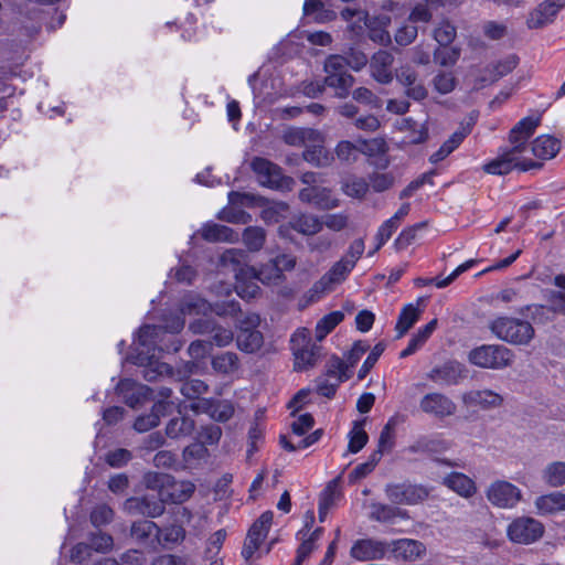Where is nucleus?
I'll use <instances>...</instances> for the list:
<instances>
[{
  "mask_svg": "<svg viewBox=\"0 0 565 565\" xmlns=\"http://www.w3.org/2000/svg\"><path fill=\"white\" fill-rule=\"evenodd\" d=\"M434 38L440 46L449 45L456 38V28L449 22H441L434 31Z\"/></svg>",
  "mask_w": 565,
  "mask_h": 565,
  "instance_id": "338daca9",
  "label": "nucleus"
},
{
  "mask_svg": "<svg viewBox=\"0 0 565 565\" xmlns=\"http://www.w3.org/2000/svg\"><path fill=\"white\" fill-rule=\"evenodd\" d=\"M420 409L437 418L451 416L456 413V404L441 393H428L419 402Z\"/></svg>",
  "mask_w": 565,
  "mask_h": 565,
  "instance_id": "dca6fc26",
  "label": "nucleus"
},
{
  "mask_svg": "<svg viewBox=\"0 0 565 565\" xmlns=\"http://www.w3.org/2000/svg\"><path fill=\"white\" fill-rule=\"evenodd\" d=\"M281 278V268L278 267L275 259L264 265L260 269L255 268V277L252 280L265 282L267 280H277Z\"/></svg>",
  "mask_w": 565,
  "mask_h": 565,
  "instance_id": "680f3d73",
  "label": "nucleus"
},
{
  "mask_svg": "<svg viewBox=\"0 0 565 565\" xmlns=\"http://www.w3.org/2000/svg\"><path fill=\"white\" fill-rule=\"evenodd\" d=\"M273 519L274 513L271 511H265L252 524L242 550V556L245 558V561L248 562L259 550L260 545L268 535Z\"/></svg>",
  "mask_w": 565,
  "mask_h": 565,
  "instance_id": "ddd939ff",
  "label": "nucleus"
},
{
  "mask_svg": "<svg viewBox=\"0 0 565 565\" xmlns=\"http://www.w3.org/2000/svg\"><path fill=\"white\" fill-rule=\"evenodd\" d=\"M423 302L424 299L419 298L417 306L409 303L403 308L396 323L397 338H402L417 322L422 312L418 306Z\"/></svg>",
  "mask_w": 565,
  "mask_h": 565,
  "instance_id": "f704fd0d",
  "label": "nucleus"
},
{
  "mask_svg": "<svg viewBox=\"0 0 565 565\" xmlns=\"http://www.w3.org/2000/svg\"><path fill=\"white\" fill-rule=\"evenodd\" d=\"M387 499L394 504H417L429 495V490L422 484L411 482L392 483L385 488Z\"/></svg>",
  "mask_w": 565,
  "mask_h": 565,
  "instance_id": "4468645a",
  "label": "nucleus"
},
{
  "mask_svg": "<svg viewBox=\"0 0 565 565\" xmlns=\"http://www.w3.org/2000/svg\"><path fill=\"white\" fill-rule=\"evenodd\" d=\"M238 358L233 352L222 353L212 360V366L216 372L230 374L238 369Z\"/></svg>",
  "mask_w": 565,
  "mask_h": 565,
  "instance_id": "864d4df0",
  "label": "nucleus"
},
{
  "mask_svg": "<svg viewBox=\"0 0 565 565\" xmlns=\"http://www.w3.org/2000/svg\"><path fill=\"white\" fill-rule=\"evenodd\" d=\"M157 531L158 525L153 521L141 520L132 523L130 532L134 539L143 543L152 535L157 539Z\"/></svg>",
  "mask_w": 565,
  "mask_h": 565,
  "instance_id": "5fc2aeb1",
  "label": "nucleus"
},
{
  "mask_svg": "<svg viewBox=\"0 0 565 565\" xmlns=\"http://www.w3.org/2000/svg\"><path fill=\"white\" fill-rule=\"evenodd\" d=\"M292 228L303 235H315L322 230L323 223L312 214H301L292 221Z\"/></svg>",
  "mask_w": 565,
  "mask_h": 565,
  "instance_id": "37998d69",
  "label": "nucleus"
},
{
  "mask_svg": "<svg viewBox=\"0 0 565 565\" xmlns=\"http://www.w3.org/2000/svg\"><path fill=\"white\" fill-rule=\"evenodd\" d=\"M250 168L257 177L260 185L270 189L289 188L291 179L284 177L281 169L271 161L255 157L250 162Z\"/></svg>",
  "mask_w": 565,
  "mask_h": 565,
  "instance_id": "6e6552de",
  "label": "nucleus"
},
{
  "mask_svg": "<svg viewBox=\"0 0 565 565\" xmlns=\"http://www.w3.org/2000/svg\"><path fill=\"white\" fill-rule=\"evenodd\" d=\"M544 534V525L530 516L516 518L508 527L509 539L519 544H532Z\"/></svg>",
  "mask_w": 565,
  "mask_h": 565,
  "instance_id": "f8f14e48",
  "label": "nucleus"
},
{
  "mask_svg": "<svg viewBox=\"0 0 565 565\" xmlns=\"http://www.w3.org/2000/svg\"><path fill=\"white\" fill-rule=\"evenodd\" d=\"M394 56L391 52L380 50L370 60L371 76L381 84H388L393 81L392 65Z\"/></svg>",
  "mask_w": 565,
  "mask_h": 565,
  "instance_id": "6ab92c4d",
  "label": "nucleus"
},
{
  "mask_svg": "<svg viewBox=\"0 0 565 565\" xmlns=\"http://www.w3.org/2000/svg\"><path fill=\"white\" fill-rule=\"evenodd\" d=\"M448 445L445 440L431 437H420L408 447L412 454L439 452L446 450Z\"/></svg>",
  "mask_w": 565,
  "mask_h": 565,
  "instance_id": "a18cd8bd",
  "label": "nucleus"
},
{
  "mask_svg": "<svg viewBox=\"0 0 565 565\" xmlns=\"http://www.w3.org/2000/svg\"><path fill=\"white\" fill-rule=\"evenodd\" d=\"M443 484L463 498H470L477 492L475 481L461 472L447 475L443 479Z\"/></svg>",
  "mask_w": 565,
  "mask_h": 565,
  "instance_id": "cd10ccee",
  "label": "nucleus"
},
{
  "mask_svg": "<svg viewBox=\"0 0 565 565\" xmlns=\"http://www.w3.org/2000/svg\"><path fill=\"white\" fill-rule=\"evenodd\" d=\"M116 391L118 395L124 398L125 403L130 407H136L143 401H147L151 392L148 386L137 383L130 379L121 380L117 384Z\"/></svg>",
  "mask_w": 565,
  "mask_h": 565,
  "instance_id": "412c9836",
  "label": "nucleus"
},
{
  "mask_svg": "<svg viewBox=\"0 0 565 565\" xmlns=\"http://www.w3.org/2000/svg\"><path fill=\"white\" fill-rule=\"evenodd\" d=\"M490 330L500 340L514 345H527L535 335L529 321L511 317L497 318L491 322Z\"/></svg>",
  "mask_w": 565,
  "mask_h": 565,
  "instance_id": "20e7f679",
  "label": "nucleus"
},
{
  "mask_svg": "<svg viewBox=\"0 0 565 565\" xmlns=\"http://www.w3.org/2000/svg\"><path fill=\"white\" fill-rule=\"evenodd\" d=\"M557 13L545 0L529 13L526 25L529 29H541L552 23Z\"/></svg>",
  "mask_w": 565,
  "mask_h": 565,
  "instance_id": "7c9ffc66",
  "label": "nucleus"
},
{
  "mask_svg": "<svg viewBox=\"0 0 565 565\" xmlns=\"http://www.w3.org/2000/svg\"><path fill=\"white\" fill-rule=\"evenodd\" d=\"M295 355V369L306 370L316 364L321 347L313 343L308 329H298L290 339Z\"/></svg>",
  "mask_w": 565,
  "mask_h": 565,
  "instance_id": "0eeeda50",
  "label": "nucleus"
},
{
  "mask_svg": "<svg viewBox=\"0 0 565 565\" xmlns=\"http://www.w3.org/2000/svg\"><path fill=\"white\" fill-rule=\"evenodd\" d=\"M369 182L361 177L348 175L341 181L342 192L353 199H363L369 191Z\"/></svg>",
  "mask_w": 565,
  "mask_h": 565,
  "instance_id": "a19ab883",
  "label": "nucleus"
},
{
  "mask_svg": "<svg viewBox=\"0 0 565 565\" xmlns=\"http://www.w3.org/2000/svg\"><path fill=\"white\" fill-rule=\"evenodd\" d=\"M486 494L491 504L501 509H512L523 498L521 489L505 480L492 482Z\"/></svg>",
  "mask_w": 565,
  "mask_h": 565,
  "instance_id": "2eb2a0df",
  "label": "nucleus"
},
{
  "mask_svg": "<svg viewBox=\"0 0 565 565\" xmlns=\"http://www.w3.org/2000/svg\"><path fill=\"white\" fill-rule=\"evenodd\" d=\"M185 539V530L182 525L171 524L159 527L157 531V541L164 548H172L182 543Z\"/></svg>",
  "mask_w": 565,
  "mask_h": 565,
  "instance_id": "72a5a7b5",
  "label": "nucleus"
},
{
  "mask_svg": "<svg viewBox=\"0 0 565 565\" xmlns=\"http://www.w3.org/2000/svg\"><path fill=\"white\" fill-rule=\"evenodd\" d=\"M322 376L335 380L337 377H343V382L350 379L349 365L341 360L339 356H332L326 364V372Z\"/></svg>",
  "mask_w": 565,
  "mask_h": 565,
  "instance_id": "4d7b16f0",
  "label": "nucleus"
},
{
  "mask_svg": "<svg viewBox=\"0 0 565 565\" xmlns=\"http://www.w3.org/2000/svg\"><path fill=\"white\" fill-rule=\"evenodd\" d=\"M380 459H381L380 452H373L365 462L358 465L350 472V475H349L350 481H356L359 479L366 477L369 473H371L374 470V468L377 465V462L380 461Z\"/></svg>",
  "mask_w": 565,
  "mask_h": 565,
  "instance_id": "052dcab7",
  "label": "nucleus"
},
{
  "mask_svg": "<svg viewBox=\"0 0 565 565\" xmlns=\"http://www.w3.org/2000/svg\"><path fill=\"white\" fill-rule=\"evenodd\" d=\"M431 83L437 93L447 95L456 88L457 78L452 72L441 71L434 76Z\"/></svg>",
  "mask_w": 565,
  "mask_h": 565,
  "instance_id": "6e6d98bb",
  "label": "nucleus"
},
{
  "mask_svg": "<svg viewBox=\"0 0 565 565\" xmlns=\"http://www.w3.org/2000/svg\"><path fill=\"white\" fill-rule=\"evenodd\" d=\"M539 124V117L522 118L510 131V146L501 148L498 156L483 166V170L489 174L504 175L513 170L527 171L540 168L541 163L534 161L530 153L542 160L554 158L561 149L557 138L542 135L534 139L531 147L527 145Z\"/></svg>",
  "mask_w": 565,
  "mask_h": 565,
  "instance_id": "f257e3e1",
  "label": "nucleus"
},
{
  "mask_svg": "<svg viewBox=\"0 0 565 565\" xmlns=\"http://www.w3.org/2000/svg\"><path fill=\"white\" fill-rule=\"evenodd\" d=\"M284 140L290 146H309L320 142L321 134L311 128H290L284 134Z\"/></svg>",
  "mask_w": 565,
  "mask_h": 565,
  "instance_id": "2f4dec72",
  "label": "nucleus"
},
{
  "mask_svg": "<svg viewBox=\"0 0 565 565\" xmlns=\"http://www.w3.org/2000/svg\"><path fill=\"white\" fill-rule=\"evenodd\" d=\"M543 478L551 487H562L565 484V462L555 461L550 463L544 472Z\"/></svg>",
  "mask_w": 565,
  "mask_h": 565,
  "instance_id": "3c124183",
  "label": "nucleus"
},
{
  "mask_svg": "<svg viewBox=\"0 0 565 565\" xmlns=\"http://www.w3.org/2000/svg\"><path fill=\"white\" fill-rule=\"evenodd\" d=\"M534 504L540 515L555 514L565 511V493L556 491L540 495L536 498Z\"/></svg>",
  "mask_w": 565,
  "mask_h": 565,
  "instance_id": "c85d7f7f",
  "label": "nucleus"
},
{
  "mask_svg": "<svg viewBox=\"0 0 565 565\" xmlns=\"http://www.w3.org/2000/svg\"><path fill=\"white\" fill-rule=\"evenodd\" d=\"M266 239L265 231L257 226L246 227L243 232V242L250 252H258L263 248Z\"/></svg>",
  "mask_w": 565,
  "mask_h": 565,
  "instance_id": "8fccbe9b",
  "label": "nucleus"
},
{
  "mask_svg": "<svg viewBox=\"0 0 565 565\" xmlns=\"http://www.w3.org/2000/svg\"><path fill=\"white\" fill-rule=\"evenodd\" d=\"M392 545V552L394 553L395 557L405 561H413L420 556V554L424 552L423 544L414 540L401 539L394 541Z\"/></svg>",
  "mask_w": 565,
  "mask_h": 565,
  "instance_id": "473e14b6",
  "label": "nucleus"
},
{
  "mask_svg": "<svg viewBox=\"0 0 565 565\" xmlns=\"http://www.w3.org/2000/svg\"><path fill=\"white\" fill-rule=\"evenodd\" d=\"M364 252V242L359 238L353 241L347 253L340 260L333 264L329 271L324 275V282H340L345 280L349 274L354 268L356 262L360 259Z\"/></svg>",
  "mask_w": 565,
  "mask_h": 565,
  "instance_id": "9d476101",
  "label": "nucleus"
},
{
  "mask_svg": "<svg viewBox=\"0 0 565 565\" xmlns=\"http://www.w3.org/2000/svg\"><path fill=\"white\" fill-rule=\"evenodd\" d=\"M190 329L194 333H209L207 339L211 342V347H226L233 341V332L221 326H215L206 319H198L190 324Z\"/></svg>",
  "mask_w": 565,
  "mask_h": 565,
  "instance_id": "f3484780",
  "label": "nucleus"
},
{
  "mask_svg": "<svg viewBox=\"0 0 565 565\" xmlns=\"http://www.w3.org/2000/svg\"><path fill=\"white\" fill-rule=\"evenodd\" d=\"M166 333L164 328L160 326H143L139 329L137 340L134 342L136 355H131L129 360L134 364L143 365L142 375L146 381L154 382L161 376H171L182 381L184 376L191 374L196 367L194 363H188L185 371H178L177 374L172 367L163 362L158 361L156 351L163 349L158 345L159 339Z\"/></svg>",
  "mask_w": 565,
  "mask_h": 565,
  "instance_id": "f03ea898",
  "label": "nucleus"
},
{
  "mask_svg": "<svg viewBox=\"0 0 565 565\" xmlns=\"http://www.w3.org/2000/svg\"><path fill=\"white\" fill-rule=\"evenodd\" d=\"M164 503L161 498L145 495L130 498L125 502V510L134 515L140 514L148 518L160 516L164 512Z\"/></svg>",
  "mask_w": 565,
  "mask_h": 565,
  "instance_id": "a211bd4d",
  "label": "nucleus"
},
{
  "mask_svg": "<svg viewBox=\"0 0 565 565\" xmlns=\"http://www.w3.org/2000/svg\"><path fill=\"white\" fill-rule=\"evenodd\" d=\"M372 511L370 518L377 522H391L392 520L399 518H408L407 511L397 507H392L383 503H372Z\"/></svg>",
  "mask_w": 565,
  "mask_h": 565,
  "instance_id": "ea45409f",
  "label": "nucleus"
},
{
  "mask_svg": "<svg viewBox=\"0 0 565 565\" xmlns=\"http://www.w3.org/2000/svg\"><path fill=\"white\" fill-rule=\"evenodd\" d=\"M366 147V141H362L361 147H358L352 142L344 140L338 143L335 153L341 161L352 162L358 159L359 152H365Z\"/></svg>",
  "mask_w": 565,
  "mask_h": 565,
  "instance_id": "603ef678",
  "label": "nucleus"
},
{
  "mask_svg": "<svg viewBox=\"0 0 565 565\" xmlns=\"http://www.w3.org/2000/svg\"><path fill=\"white\" fill-rule=\"evenodd\" d=\"M222 269L234 274L236 282H248L255 277V267L247 264V255L243 249H226L218 260Z\"/></svg>",
  "mask_w": 565,
  "mask_h": 565,
  "instance_id": "1a4fd4ad",
  "label": "nucleus"
},
{
  "mask_svg": "<svg viewBox=\"0 0 565 565\" xmlns=\"http://www.w3.org/2000/svg\"><path fill=\"white\" fill-rule=\"evenodd\" d=\"M417 77V72L411 66H402L396 72V79L405 87L406 95L414 100H422L427 97V89Z\"/></svg>",
  "mask_w": 565,
  "mask_h": 565,
  "instance_id": "b1692460",
  "label": "nucleus"
},
{
  "mask_svg": "<svg viewBox=\"0 0 565 565\" xmlns=\"http://www.w3.org/2000/svg\"><path fill=\"white\" fill-rule=\"evenodd\" d=\"M316 383V391L319 395L327 398H332L335 395L340 384L343 383V377H337L335 380H332L328 376L320 375L317 377Z\"/></svg>",
  "mask_w": 565,
  "mask_h": 565,
  "instance_id": "bf43d9fd",
  "label": "nucleus"
},
{
  "mask_svg": "<svg viewBox=\"0 0 565 565\" xmlns=\"http://www.w3.org/2000/svg\"><path fill=\"white\" fill-rule=\"evenodd\" d=\"M526 311H529V316L535 323H545L553 318V315L556 312L552 310V305L543 306V305H531L526 306Z\"/></svg>",
  "mask_w": 565,
  "mask_h": 565,
  "instance_id": "69168bd1",
  "label": "nucleus"
},
{
  "mask_svg": "<svg viewBox=\"0 0 565 565\" xmlns=\"http://www.w3.org/2000/svg\"><path fill=\"white\" fill-rule=\"evenodd\" d=\"M207 388L209 386L203 381L194 379L182 383L180 391L186 398L195 399L206 393Z\"/></svg>",
  "mask_w": 565,
  "mask_h": 565,
  "instance_id": "e2e57ef3",
  "label": "nucleus"
},
{
  "mask_svg": "<svg viewBox=\"0 0 565 565\" xmlns=\"http://www.w3.org/2000/svg\"><path fill=\"white\" fill-rule=\"evenodd\" d=\"M324 84L329 87L335 88L338 97L345 98L349 95L350 88L354 84V77L348 72L327 74Z\"/></svg>",
  "mask_w": 565,
  "mask_h": 565,
  "instance_id": "79ce46f5",
  "label": "nucleus"
},
{
  "mask_svg": "<svg viewBox=\"0 0 565 565\" xmlns=\"http://www.w3.org/2000/svg\"><path fill=\"white\" fill-rule=\"evenodd\" d=\"M191 407L195 412L209 414L217 422H227L234 414V407L228 401L203 399L198 404H192Z\"/></svg>",
  "mask_w": 565,
  "mask_h": 565,
  "instance_id": "393cba45",
  "label": "nucleus"
},
{
  "mask_svg": "<svg viewBox=\"0 0 565 565\" xmlns=\"http://www.w3.org/2000/svg\"><path fill=\"white\" fill-rule=\"evenodd\" d=\"M435 61L441 66H452L457 63L460 57V49L439 46L434 52Z\"/></svg>",
  "mask_w": 565,
  "mask_h": 565,
  "instance_id": "13d9d810",
  "label": "nucleus"
},
{
  "mask_svg": "<svg viewBox=\"0 0 565 565\" xmlns=\"http://www.w3.org/2000/svg\"><path fill=\"white\" fill-rule=\"evenodd\" d=\"M149 489H158L159 497L166 503H182L194 492V484L189 481H177L163 473H149L146 476Z\"/></svg>",
  "mask_w": 565,
  "mask_h": 565,
  "instance_id": "39448f33",
  "label": "nucleus"
},
{
  "mask_svg": "<svg viewBox=\"0 0 565 565\" xmlns=\"http://www.w3.org/2000/svg\"><path fill=\"white\" fill-rule=\"evenodd\" d=\"M299 199L321 210H331L339 206V200L332 195V191L328 188L316 185L305 188L299 192Z\"/></svg>",
  "mask_w": 565,
  "mask_h": 565,
  "instance_id": "aec40b11",
  "label": "nucleus"
},
{
  "mask_svg": "<svg viewBox=\"0 0 565 565\" xmlns=\"http://www.w3.org/2000/svg\"><path fill=\"white\" fill-rule=\"evenodd\" d=\"M200 233L203 239L207 242L236 243L239 239L237 232L233 231L228 226L216 223L204 224L201 227Z\"/></svg>",
  "mask_w": 565,
  "mask_h": 565,
  "instance_id": "bb28decb",
  "label": "nucleus"
},
{
  "mask_svg": "<svg viewBox=\"0 0 565 565\" xmlns=\"http://www.w3.org/2000/svg\"><path fill=\"white\" fill-rule=\"evenodd\" d=\"M195 428V423L188 416H177L169 420L166 434L169 438L178 439L190 436Z\"/></svg>",
  "mask_w": 565,
  "mask_h": 565,
  "instance_id": "c9c22d12",
  "label": "nucleus"
},
{
  "mask_svg": "<svg viewBox=\"0 0 565 565\" xmlns=\"http://www.w3.org/2000/svg\"><path fill=\"white\" fill-rule=\"evenodd\" d=\"M513 360V352L501 344H483L469 353V361L482 369L501 370L510 366Z\"/></svg>",
  "mask_w": 565,
  "mask_h": 565,
  "instance_id": "423d86ee",
  "label": "nucleus"
},
{
  "mask_svg": "<svg viewBox=\"0 0 565 565\" xmlns=\"http://www.w3.org/2000/svg\"><path fill=\"white\" fill-rule=\"evenodd\" d=\"M322 140L320 142L309 143L306 146V150L303 152V159L317 167H326L330 163V157L321 146Z\"/></svg>",
  "mask_w": 565,
  "mask_h": 565,
  "instance_id": "09e8293b",
  "label": "nucleus"
},
{
  "mask_svg": "<svg viewBox=\"0 0 565 565\" xmlns=\"http://www.w3.org/2000/svg\"><path fill=\"white\" fill-rule=\"evenodd\" d=\"M399 131L405 132L404 142L420 143L428 138V127L426 122L418 124L412 118H402L396 121Z\"/></svg>",
  "mask_w": 565,
  "mask_h": 565,
  "instance_id": "a878e982",
  "label": "nucleus"
},
{
  "mask_svg": "<svg viewBox=\"0 0 565 565\" xmlns=\"http://www.w3.org/2000/svg\"><path fill=\"white\" fill-rule=\"evenodd\" d=\"M227 285H216L217 292L221 290L225 291L226 298L231 297V290L228 288H224ZM181 311L184 315H203L206 316L210 312H215L217 316H235L241 311L239 305L234 299H225L223 301H215L211 303L210 301L199 297V296H188L183 299L181 303Z\"/></svg>",
  "mask_w": 565,
  "mask_h": 565,
  "instance_id": "7ed1b4c3",
  "label": "nucleus"
},
{
  "mask_svg": "<svg viewBox=\"0 0 565 565\" xmlns=\"http://www.w3.org/2000/svg\"><path fill=\"white\" fill-rule=\"evenodd\" d=\"M465 377V367L456 361H448L440 366L434 367L428 379L439 385H455Z\"/></svg>",
  "mask_w": 565,
  "mask_h": 565,
  "instance_id": "5701e85b",
  "label": "nucleus"
},
{
  "mask_svg": "<svg viewBox=\"0 0 565 565\" xmlns=\"http://www.w3.org/2000/svg\"><path fill=\"white\" fill-rule=\"evenodd\" d=\"M221 436H222V429L220 426H217L215 424L202 426L198 433V439L204 446L217 444L221 439Z\"/></svg>",
  "mask_w": 565,
  "mask_h": 565,
  "instance_id": "0e129e2a",
  "label": "nucleus"
},
{
  "mask_svg": "<svg viewBox=\"0 0 565 565\" xmlns=\"http://www.w3.org/2000/svg\"><path fill=\"white\" fill-rule=\"evenodd\" d=\"M388 548L385 542L372 539L356 541L351 547L350 554L356 561H372L384 556Z\"/></svg>",
  "mask_w": 565,
  "mask_h": 565,
  "instance_id": "4be33fe9",
  "label": "nucleus"
},
{
  "mask_svg": "<svg viewBox=\"0 0 565 565\" xmlns=\"http://www.w3.org/2000/svg\"><path fill=\"white\" fill-rule=\"evenodd\" d=\"M467 401L471 404L478 405L482 408L500 407L503 403V397L491 390H477L467 394Z\"/></svg>",
  "mask_w": 565,
  "mask_h": 565,
  "instance_id": "e433bc0d",
  "label": "nucleus"
},
{
  "mask_svg": "<svg viewBox=\"0 0 565 565\" xmlns=\"http://www.w3.org/2000/svg\"><path fill=\"white\" fill-rule=\"evenodd\" d=\"M172 403L159 401L152 406V411L150 414L139 416L135 424L134 428L139 433H145L159 424L160 417L166 415V413L171 407Z\"/></svg>",
  "mask_w": 565,
  "mask_h": 565,
  "instance_id": "c756f323",
  "label": "nucleus"
},
{
  "mask_svg": "<svg viewBox=\"0 0 565 565\" xmlns=\"http://www.w3.org/2000/svg\"><path fill=\"white\" fill-rule=\"evenodd\" d=\"M114 511L106 504L96 505L90 513V521L95 526H102L113 520Z\"/></svg>",
  "mask_w": 565,
  "mask_h": 565,
  "instance_id": "774afa93",
  "label": "nucleus"
},
{
  "mask_svg": "<svg viewBox=\"0 0 565 565\" xmlns=\"http://www.w3.org/2000/svg\"><path fill=\"white\" fill-rule=\"evenodd\" d=\"M364 424H365V419L355 420L353 423V428L349 433L348 449L352 454L359 452L366 445V443L369 440V436L363 428Z\"/></svg>",
  "mask_w": 565,
  "mask_h": 565,
  "instance_id": "49530a36",
  "label": "nucleus"
},
{
  "mask_svg": "<svg viewBox=\"0 0 565 565\" xmlns=\"http://www.w3.org/2000/svg\"><path fill=\"white\" fill-rule=\"evenodd\" d=\"M344 319V313L333 311L322 317L316 324V339L322 341Z\"/></svg>",
  "mask_w": 565,
  "mask_h": 565,
  "instance_id": "c03bdc74",
  "label": "nucleus"
},
{
  "mask_svg": "<svg viewBox=\"0 0 565 565\" xmlns=\"http://www.w3.org/2000/svg\"><path fill=\"white\" fill-rule=\"evenodd\" d=\"M260 318L256 313L247 315L238 327L236 343L239 350L254 353L259 350L264 343L263 333L257 330Z\"/></svg>",
  "mask_w": 565,
  "mask_h": 565,
  "instance_id": "9b49d317",
  "label": "nucleus"
},
{
  "mask_svg": "<svg viewBox=\"0 0 565 565\" xmlns=\"http://www.w3.org/2000/svg\"><path fill=\"white\" fill-rule=\"evenodd\" d=\"M397 425V420L395 417H391L385 426L383 427L377 449L374 452H380V458L383 456L385 451H390L394 447V440H395V427Z\"/></svg>",
  "mask_w": 565,
  "mask_h": 565,
  "instance_id": "de8ad7c7",
  "label": "nucleus"
},
{
  "mask_svg": "<svg viewBox=\"0 0 565 565\" xmlns=\"http://www.w3.org/2000/svg\"><path fill=\"white\" fill-rule=\"evenodd\" d=\"M341 15L347 21H351L355 18V20L349 24L348 31L351 39H360L363 35L364 30L367 29V23L370 21L366 13L348 8L341 12Z\"/></svg>",
  "mask_w": 565,
  "mask_h": 565,
  "instance_id": "58836bf2",
  "label": "nucleus"
},
{
  "mask_svg": "<svg viewBox=\"0 0 565 565\" xmlns=\"http://www.w3.org/2000/svg\"><path fill=\"white\" fill-rule=\"evenodd\" d=\"M388 23L390 18L387 15L370 19L367 23L369 38L381 45L390 44L391 35L386 30Z\"/></svg>",
  "mask_w": 565,
  "mask_h": 565,
  "instance_id": "4c0bfd02",
  "label": "nucleus"
}]
</instances>
